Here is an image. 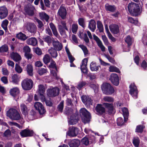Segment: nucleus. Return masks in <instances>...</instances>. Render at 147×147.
<instances>
[{
  "label": "nucleus",
  "mask_w": 147,
  "mask_h": 147,
  "mask_svg": "<svg viewBox=\"0 0 147 147\" xmlns=\"http://www.w3.org/2000/svg\"><path fill=\"white\" fill-rule=\"evenodd\" d=\"M26 42L28 45L32 46L36 45L37 43V39L34 37H32L28 38L26 40Z\"/></svg>",
  "instance_id": "nucleus-25"
},
{
  "label": "nucleus",
  "mask_w": 147,
  "mask_h": 147,
  "mask_svg": "<svg viewBox=\"0 0 147 147\" xmlns=\"http://www.w3.org/2000/svg\"><path fill=\"white\" fill-rule=\"evenodd\" d=\"M82 102L87 107H89L90 105H92L91 98L88 96L82 95L81 97Z\"/></svg>",
  "instance_id": "nucleus-13"
},
{
  "label": "nucleus",
  "mask_w": 147,
  "mask_h": 147,
  "mask_svg": "<svg viewBox=\"0 0 147 147\" xmlns=\"http://www.w3.org/2000/svg\"><path fill=\"white\" fill-rule=\"evenodd\" d=\"M96 25L95 21L93 19H91L89 21L88 28L92 32H94L96 29Z\"/></svg>",
  "instance_id": "nucleus-23"
},
{
  "label": "nucleus",
  "mask_w": 147,
  "mask_h": 147,
  "mask_svg": "<svg viewBox=\"0 0 147 147\" xmlns=\"http://www.w3.org/2000/svg\"><path fill=\"white\" fill-rule=\"evenodd\" d=\"M101 88L103 93L106 95H111L115 92L113 87L108 83L103 84L101 86Z\"/></svg>",
  "instance_id": "nucleus-4"
},
{
  "label": "nucleus",
  "mask_w": 147,
  "mask_h": 147,
  "mask_svg": "<svg viewBox=\"0 0 147 147\" xmlns=\"http://www.w3.org/2000/svg\"><path fill=\"white\" fill-rule=\"evenodd\" d=\"M8 23L7 20H5L2 22L1 24V26L6 32L7 30V26Z\"/></svg>",
  "instance_id": "nucleus-34"
},
{
  "label": "nucleus",
  "mask_w": 147,
  "mask_h": 147,
  "mask_svg": "<svg viewBox=\"0 0 147 147\" xmlns=\"http://www.w3.org/2000/svg\"><path fill=\"white\" fill-rule=\"evenodd\" d=\"M28 30L32 33H35L36 32V27L34 24H33L29 26Z\"/></svg>",
  "instance_id": "nucleus-35"
},
{
  "label": "nucleus",
  "mask_w": 147,
  "mask_h": 147,
  "mask_svg": "<svg viewBox=\"0 0 147 147\" xmlns=\"http://www.w3.org/2000/svg\"><path fill=\"white\" fill-rule=\"evenodd\" d=\"M34 107L38 110L40 115H43L46 112V110L42 103L40 102H36L34 105Z\"/></svg>",
  "instance_id": "nucleus-14"
},
{
  "label": "nucleus",
  "mask_w": 147,
  "mask_h": 147,
  "mask_svg": "<svg viewBox=\"0 0 147 147\" xmlns=\"http://www.w3.org/2000/svg\"><path fill=\"white\" fill-rule=\"evenodd\" d=\"M7 116L13 120L18 119V113L17 111L13 108L10 109L7 111Z\"/></svg>",
  "instance_id": "nucleus-7"
},
{
  "label": "nucleus",
  "mask_w": 147,
  "mask_h": 147,
  "mask_svg": "<svg viewBox=\"0 0 147 147\" xmlns=\"http://www.w3.org/2000/svg\"><path fill=\"white\" fill-rule=\"evenodd\" d=\"M124 122H125L124 121H123V118L121 117H119L117 119V124L118 126H122Z\"/></svg>",
  "instance_id": "nucleus-47"
},
{
  "label": "nucleus",
  "mask_w": 147,
  "mask_h": 147,
  "mask_svg": "<svg viewBox=\"0 0 147 147\" xmlns=\"http://www.w3.org/2000/svg\"><path fill=\"white\" fill-rule=\"evenodd\" d=\"M105 7V9L107 12H114L116 9V7L115 5H110L109 3L106 4Z\"/></svg>",
  "instance_id": "nucleus-22"
},
{
  "label": "nucleus",
  "mask_w": 147,
  "mask_h": 147,
  "mask_svg": "<svg viewBox=\"0 0 147 147\" xmlns=\"http://www.w3.org/2000/svg\"><path fill=\"white\" fill-rule=\"evenodd\" d=\"M12 82L15 84H17L18 83V76L17 74H14L12 76Z\"/></svg>",
  "instance_id": "nucleus-53"
},
{
  "label": "nucleus",
  "mask_w": 147,
  "mask_h": 147,
  "mask_svg": "<svg viewBox=\"0 0 147 147\" xmlns=\"http://www.w3.org/2000/svg\"><path fill=\"white\" fill-rule=\"evenodd\" d=\"M67 12L65 7L63 4L61 5L58 9L57 15L61 17L62 19L66 18Z\"/></svg>",
  "instance_id": "nucleus-9"
},
{
  "label": "nucleus",
  "mask_w": 147,
  "mask_h": 147,
  "mask_svg": "<svg viewBox=\"0 0 147 147\" xmlns=\"http://www.w3.org/2000/svg\"><path fill=\"white\" fill-rule=\"evenodd\" d=\"M49 67L50 68L55 69L56 71H58L57 68L56 66V63L53 60L52 61L50 64L49 65Z\"/></svg>",
  "instance_id": "nucleus-49"
},
{
  "label": "nucleus",
  "mask_w": 147,
  "mask_h": 147,
  "mask_svg": "<svg viewBox=\"0 0 147 147\" xmlns=\"http://www.w3.org/2000/svg\"><path fill=\"white\" fill-rule=\"evenodd\" d=\"M8 11L5 6L0 7V18L3 19L5 18L8 15Z\"/></svg>",
  "instance_id": "nucleus-20"
},
{
  "label": "nucleus",
  "mask_w": 147,
  "mask_h": 147,
  "mask_svg": "<svg viewBox=\"0 0 147 147\" xmlns=\"http://www.w3.org/2000/svg\"><path fill=\"white\" fill-rule=\"evenodd\" d=\"M90 68L91 70L93 71H97L99 69L98 67L96 66V63L92 62L90 64Z\"/></svg>",
  "instance_id": "nucleus-31"
},
{
  "label": "nucleus",
  "mask_w": 147,
  "mask_h": 147,
  "mask_svg": "<svg viewBox=\"0 0 147 147\" xmlns=\"http://www.w3.org/2000/svg\"><path fill=\"white\" fill-rule=\"evenodd\" d=\"M30 49L28 46H26L23 48V51L25 53H30Z\"/></svg>",
  "instance_id": "nucleus-57"
},
{
  "label": "nucleus",
  "mask_w": 147,
  "mask_h": 147,
  "mask_svg": "<svg viewBox=\"0 0 147 147\" xmlns=\"http://www.w3.org/2000/svg\"><path fill=\"white\" fill-rule=\"evenodd\" d=\"M86 84V83L85 82L82 81L79 83L78 85V88L80 89L83 87L85 86Z\"/></svg>",
  "instance_id": "nucleus-60"
},
{
  "label": "nucleus",
  "mask_w": 147,
  "mask_h": 147,
  "mask_svg": "<svg viewBox=\"0 0 147 147\" xmlns=\"http://www.w3.org/2000/svg\"><path fill=\"white\" fill-rule=\"evenodd\" d=\"M11 131L9 129L6 130L4 133V136L5 137H8L10 136Z\"/></svg>",
  "instance_id": "nucleus-64"
},
{
  "label": "nucleus",
  "mask_w": 147,
  "mask_h": 147,
  "mask_svg": "<svg viewBox=\"0 0 147 147\" xmlns=\"http://www.w3.org/2000/svg\"><path fill=\"white\" fill-rule=\"evenodd\" d=\"M73 113V110L71 108L66 107L64 111V113L67 116L71 115L70 119L68 121V123L70 125L76 124L79 120V115L78 112L76 111L75 113Z\"/></svg>",
  "instance_id": "nucleus-1"
},
{
  "label": "nucleus",
  "mask_w": 147,
  "mask_h": 147,
  "mask_svg": "<svg viewBox=\"0 0 147 147\" xmlns=\"http://www.w3.org/2000/svg\"><path fill=\"white\" fill-rule=\"evenodd\" d=\"M102 39L104 44L106 45H107L109 44V42L108 39L105 35H103L102 36Z\"/></svg>",
  "instance_id": "nucleus-59"
},
{
  "label": "nucleus",
  "mask_w": 147,
  "mask_h": 147,
  "mask_svg": "<svg viewBox=\"0 0 147 147\" xmlns=\"http://www.w3.org/2000/svg\"><path fill=\"white\" fill-rule=\"evenodd\" d=\"M63 101H62L60 104L58 105L57 107L58 111L62 113L63 108Z\"/></svg>",
  "instance_id": "nucleus-48"
},
{
  "label": "nucleus",
  "mask_w": 147,
  "mask_h": 147,
  "mask_svg": "<svg viewBox=\"0 0 147 147\" xmlns=\"http://www.w3.org/2000/svg\"><path fill=\"white\" fill-rule=\"evenodd\" d=\"M68 144L70 147H78L80 142L78 139H73L68 142Z\"/></svg>",
  "instance_id": "nucleus-21"
},
{
  "label": "nucleus",
  "mask_w": 147,
  "mask_h": 147,
  "mask_svg": "<svg viewBox=\"0 0 147 147\" xmlns=\"http://www.w3.org/2000/svg\"><path fill=\"white\" fill-rule=\"evenodd\" d=\"M97 27L100 32H103L104 31L103 25L100 21H98L97 22Z\"/></svg>",
  "instance_id": "nucleus-36"
},
{
  "label": "nucleus",
  "mask_w": 147,
  "mask_h": 147,
  "mask_svg": "<svg viewBox=\"0 0 147 147\" xmlns=\"http://www.w3.org/2000/svg\"><path fill=\"white\" fill-rule=\"evenodd\" d=\"M44 41L48 44L51 43V39L50 36H46L44 38Z\"/></svg>",
  "instance_id": "nucleus-56"
},
{
  "label": "nucleus",
  "mask_w": 147,
  "mask_h": 147,
  "mask_svg": "<svg viewBox=\"0 0 147 147\" xmlns=\"http://www.w3.org/2000/svg\"><path fill=\"white\" fill-rule=\"evenodd\" d=\"M105 108L107 111L108 114L110 115L114 114L115 112L114 109L113 104L112 103L104 102L102 104Z\"/></svg>",
  "instance_id": "nucleus-10"
},
{
  "label": "nucleus",
  "mask_w": 147,
  "mask_h": 147,
  "mask_svg": "<svg viewBox=\"0 0 147 147\" xmlns=\"http://www.w3.org/2000/svg\"><path fill=\"white\" fill-rule=\"evenodd\" d=\"M47 71V69L40 68L38 69V73L40 75L42 76L46 73Z\"/></svg>",
  "instance_id": "nucleus-45"
},
{
  "label": "nucleus",
  "mask_w": 147,
  "mask_h": 147,
  "mask_svg": "<svg viewBox=\"0 0 147 147\" xmlns=\"http://www.w3.org/2000/svg\"><path fill=\"white\" fill-rule=\"evenodd\" d=\"M125 42L127 44L128 48L129 47V46H131L132 45V39L130 36L128 35L126 38Z\"/></svg>",
  "instance_id": "nucleus-44"
},
{
  "label": "nucleus",
  "mask_w": 147,
  "mask_h": 147,
  "mask_svg": "<svg viewBox=\"0 0 147 147\" xmlns=\"http://www.w3.org/2000/svg\"><path fill=\"white\" fill-rule=\"evenodd\" d=\"M41 101L42 102H45L47 106H49V107L52 106L53 105V103L50 100H46L45 98V99L44 100L41 99Z\"/></svg>",
  "instance_id": "nucleus-55"
},
{
  "label": "nucleus",
  "mask_w": 147,
  "mask_h": 147,
  "mask_svg": "<svg viewBox=\"0 0 147 147\" xmlns=\"http://www.w3.org/2000/svg\"><path fill=\"white\" fill-rule=\"evenodd\" d=\"M88 61V59L87 58H84L82 61L81 67H82V66L83 65H84V67L87 66Z\"/></svg>",
  "instance_id": "nucleus-58"
},
{
  "label": "nucleus",
  "mask_w": 147,
  "mask_h": 147,
  "mask_svg": "<svg viewBox=\"0 0 147 147\" xmlns=\"http://www.w3.org/2000/svg\"><path fill=\"white\" fill-rule=\"evenodd\" d=\"M80 114L82 121L84 124L89 123L91 119L90 113L85 108H81L80 111Z\"/></svg>",
  "instance_id": "nucleus-2"
},
{
  "label": "nucleus",
  "mask_w": 147,
  "mask_h": 147,
  "mask_svg": "<svg viewBox=\"0 0 147 147\" xmlns=\"http://www.w3.org/2000/svg\"><path fill=\"white\" fill-rule=\"evenodd\" d=\"M38 95L39 96L41 99L45 100V96L44 94L45 92V89L43 85H40L38 86Z\"/></svg>",
  "instance_id": "nucleus-17"
},
{
  "label": "nucleus",
  "mask_w": 147,
  "mask_h": 147,
  "mask_svg": "<svg viewBox=\"0 0 147 147\" xmlns=\"http://www.w3.org/2000/svg\"><path fill=\"white\" fill-rule=\"evenodd\" d=\"M140 143V140L139 138L137 137L133 138V143L136 147H138Z\"/></svg>",
  "instance_id": "nucleus-40"
},
{
  "label": "nucleus",
  "mask_w": 147,
  "mask_h": 147,
  "mask_svg": "<svg viewBox=\"0 0 147 147\" xmlns=\"http://www.w3.org/2000/svg\"><path fill=\"white\" fill-rule=\"evenodd\" d=\"M8 50V47L6 44L0 47V53L6 52Z\"/></svg>",
  "instance_id": "nucleus-42"
},
{
  "label": "nucleus",
  "mask_w": 147,
  "mask_h": 147,
  "mask_svg": "<svg viewBox=\"0 0 147 147\" xmlns=\"http://www.w3.org/2000/svg\"><path fill=\"white\" fill-rule=\"evenodd\" d=\"M109 71L111 72H115L118 73H120L119 69L114 66H110L109 67Z\"/></svg>",
  "instance_id": "nucleus-38"
},
{
  "label": "nucleus",
  "mask_w": 147,
  "mask_h": 147,
  "mask_svg": "<svg viewBox=\"0 0 147 147\" xmlns=\"http://www.w3.org/2000/svg\"><path fill=\"white\" fill-rule=\"evenodd\" d=\"M9 92L11 95L14 97L18 96V89L17 87L11 89Z\"/></svg>",
  "instance_id": "nucleus-28"
},
{
  "label": "nucleus",
  "mask_w": 147,
  "mask_h": 147,
  "mask_svg": "<svg viewBox=\"0 0 147 147\" xmlns=\"http://www.w3.org/2000/svg\"><path fill=\"white\" fill-rule=\"evenodd\" d=\"M78 21L79 25L84 29L86 27L84 19L83 18H80Z\"/></svg>",
  "instance_id": "nucleus-37"
},
{
  "label": "nucleus",
  "mask_w": 147,
  "mask_h": 147,
  "mask_svg": "<svg viewBox=\"0 0 147 147\" xmlns=\"http://www.w3.org/2000/svg\"><path fill=\"white\" fill-rule=\"evenodd\" d=\"M81 70L82 72L84 74H88V69L87 67V66L81 67Z\"/></svg>",
  "instance_id": "nucleus-61"
},
{
  "label": "nucleus",
  "mask_w": 147,
  "mask_h": 147,
  "mask_svg": "<svg viewBox=\"0 0 147 147\" xmlns=\"http://www.w3.org/2000/svg\"><path fill=\"white\" fill-rule=\"evenodd\" d=\"M78 29V25L76 24H73L72 26L71 30L73 33L76 34Z\"/></svg>",
  "instance_id": "nucleus-50"
},
{
  "label": "nucleus",
  "mask_w": 147,
  "mask_h": 147,
  "mask_svg": "<svg viewBox=\"0 0 147 147\" xmlns=\"http://www.w3.org/2000/svg\"><path fill=\"white\" fill-rule=\"evenodd\" d=\"M122 111L123 113L124 121L125 122H126L128 119L129 114L128 109L127 108L124 107L122 109Z\"/></svg>",
  "instance_id": "nucleus-27"
},
{
  "label": "nucleus",
  "mask_w": 147,
  "mask_h": 147,
  "mask_svg": "<svg viewBox=\"0 0 147 147\" xmlns=\"http://www.w3.org/2000/svg\"><path fill=\"white\" fill-rule=\"evenodd\" d=\"M79 129L78 128L74 126L70 127L67 134L70 137L76 136L78 134Z\"/></svg>",
  "instance_id": "nucleus-8"
},
{
  "label": "nucleus",
  "mask_w": 147,
  "mask_h": 147,
  "mask_svg": "<svg viewBox=\"0 0 147 147\" xmlns=\"http://www.w3.org/2000/svg\"><path fill=\"white\" fill-rule=\"evenodd\" d=\"M10 57L15 61H18V54L17 53L12 52L10 55Z\"/></svg>",
  "instance_id": "nucleus-33"
},
{
  "label": "nucleus",
  "mask_w": 147,
  "mask_h": 147,
  "mask_svg": "<svg viewBox=\"0 0 147 147\" xmlns=\"http://www.w3.org/2000/svg\"><path fill=\"white\" fill-rule=\"evenodd\" d=\"M34 7L30 3L27 4L24 7L26 13L29 16H33L34 15Z\"/></svg>",
  "instance_id": "nucleus-16"
},
{
  "label": "nucleus",
  "mask_w": 147,
  "mask_h": 147,
  "mask_svg": "<svg viewBox=\"0 0 147 147\" xmlns=\"http://www.w3.org/2000/svg\"><path fill=\"white\" fill-rule=\"evenodd\" d=\"M128 21L129 22L135 24H137L138 21L137 20H134L132 17H129L128 18Z\"/></svg>",
  "instance_id": "nucleus-54"
},
{
  "label": "nucleus",
  "mask_w": 147,
  "mask_h": 147,
  "mask_svg": "<svg viewBox=\"0 0 147 147\" xmlns=\"http://www.w3.org/2000/svg\"><path fill=\"white\" fill-rule=\"evenodd\" d=\"M78 46L80 47L83 51L84 55L86 56V55L88 54V50L86 47L83 45H80Z\"/></svg>",
  "instance_id": "nucleus-41"
},
{
  "label": "nucleus",
  "mask_w": 147,
  "mask_h": 147,
  "mask_svg": "<svg viewBox=\"0 0 147 147\" xmlns=\"http://www.w3.org/2000/svg\"><path fill=\"white\" fill-rule=\"evenodd\" d=\"M51 59L49 55L48 54H47L44 56L43 61L44 63L47 64L50 62Z\"/></svg>",
  "instance_id": "nucleus-39"
},
{
  "label": "nucleus",
  "mask_w": 147,
  "mask_h": 147,
  "mask_svg": "<svg viewBox=\"0 0 147 147\" xmlns=\"http://www.w3.org/2000/svg\"><path fill=\"white\" fill-rule=\"evenodd\" d=\"M20 134L22 138L31 137L35 134L33 130L27 128L22 130Z\"/></svg>",
  "instance_id": "nucleus-11"
},
{
  "label": "nucleus",
  "mask_w": 147,
  "mask_h": 147,
  "mask_svg": "<svg viewBox=\"0 0 147 147\" xmlns=\"http://www.w3.org/2000/svg\"><path fill=\"white\" fill-rule=\"evenodd\" d=\"M48 52L52 57L53 58H56L58 55L57 50H55L54 48L51 47V49H49L48 50Z\"/></svg>",
  "instance_id": "nucleus-26"
},
{
  "label": "nucleus",
  "mask_w": 147,
  "mask_h": 147,
  "mask_svg": "<svg viewBox=\"0 0 147 147\" xmlns=\"http://www.w3.org/2000/svg\"><path fill=\"white\" fill-rule=\"evenodd\" d=\"M102 105L101 104H98L95 108L97 114L99 115H103L105 112V109Z\"/></svg>",
  "instance_id": "nucleus-18"
},
{
  "label": "nucleus",
  "mask_w": 147,
  "mask_h": 147,
  "mask_svg": "<svg viewBox=\"0 0 147 147\" xmlns=\"http://www.w3.org/2000/svg\"><path fill=\"white\" fill-rule=\"evenodd\" d=\"M60 90L59 88L55 87L51 88L47 90V94L50 97H53L58 96L59 94Z\"/></svg>",
  "instance_id": "nucleus-6"
},
{
  "label": "nucleus",
  "mask_w": 147,
  "mask_h": 147,
  "mask_svg": "<svg viewBox=\"0 0 147 147\" xmlns=\"http://www.w3.org/2000/svg\"><path fill=\"white\" fill-rule=\"evenodd\" d=\"M109 28L111 32L113 34H117L119 32V26L116 24H111L109 26Z\"/></svg>",
  "instance_id": "nucleus-19"
},
{
  "label": "nucleus",
  "mask_w": 147,
  "mask_h": 147,
  "mask_svg": "<svg viewBox=\"0 0 147 147\" xmlns=\"http://www.w3.org/2000/svg\"><path fill=\"white\" fill-rule=\"evenodd\" d=\"M81 141L83 144H84L86 146H87L89 144V139L87 137H84L82 139Z\"/></svg>",
  "instance_id": "nucleus-52"
},
{
  "label": "nucleus",
  "mask_w": 147,
  "mask_h": 147,
  "mask_svg": "<svg viewBox=\"0 0 147 147\" xmlns=\"http://www.w3.org/2000/svg\"><path fill=\"white\" fill-rule=\"evenodd\" d=\"M93 36L94 39L96 42L97 44H98L102 42L100 39L94 34H93Z\"/></svg>",
  "instance_id": "nucleus-63"
},
{
  "label": "nucleus",
  "mask_w": 147,
  "mask_h": 147,
  "mask_svg": "<svg viewBox=\"0 0 147 147\" xmlns=\"http://www.w3.org/2000/svg\"><path fill=\"white\" fill-rule=\"evenodd\" d=\"M49 26L52 30L53 34L56 37H57L58 34L55 25L53 23L51 22L49 24Z\"/></svg>",
  "instance_id": "nucleus-29"
},
{
  "label": "nucleus",
  "mask_w": 147,
  "mask_h": 147,
  "mask_svg": "<svg viewBox=\"0 0 147 147\" xmlns=\"http://www.w3.org/2000/svg\"><path fill=\"white\" fill-rule=\"evenodd\" d=\"M20 109L23 114L26 115L28 114V111L26 106L24 104L20 105Z\"/></svg>",
  "instance_id": "nucleus-30"
},
{
  "label": "nucleus",
  "mask_w": 147,
  "mask_h": 147,
  "mask_svg": "<svg viewBox=\"0 0 147 147\" xmlns=\"http://www.w3.org/2000/svg\"><path fill=\"white\" fill-rule=\"evenodd\" d=\"M110 80L114 85L118 86L119 85V77L117 74H112L110 76Z\"/></svg>",
  "instance_id": "nucleus-15"
},
{
  "label": "nucleus",
  "mask_w": 147,
  "mask_h": 147,
  "mask_svg": "<svg viewBox=\"0 0 147 147\" xmlns=\"http://www.w3.org/2000/svg\"><path fill=\"white\" fill-rule=\"evenodd\" d=\"M53 45L54 47V48L55 50L57 51H60L61 50L63 47L62 45L58 40L56 41L53 40Z\"/></svg>",
  "instance_id": "nucleus-24"
},
{
  "label": "nucleus",
  "mask_w": 147,
  "mask_h": 147,
  "mask_svg": "<svg viewBox=\"0 0 147 147\" xmlns=\"http://www.w3.org/2000/svg\"><path fill=\"white\" fill-rule=\"evenodd\" d=\"M127 7L128 11L132 16H136L139 14L140 9L138 4L134 2L129 3Z\"/></svg>",
  "instance_id": "nucleus-3"
},
{
  "label": "nucleus",
  "mask_w": 147,
  "mask_h": 147,
  "mask_svg": "<svg viewBox=\"0 0 147 147\" xmlns=\"http://www.w3.org/2000/svg\"><path fill=\"white\" fill-rule=\"evenodd\" d=\"M26 69L28 75L30 76H32L33 75L32 73L33 71L32 66L31 65H28L27 66Z\"/></svg>",
  "instance_id": "nucleus-32"
},
{
  "label": "nucleus",
  "mask_w": 147,
  "mask_h": 147,
  "mask_svg": "<svg viewBox=\"0 0 147 147\" xmlns=\"http://www.w3.org/2000/svg\"><path fill=\"white\" fill-rule=\"evenodd\" d=\"M130 90L129 91V94L134 98H137V95L138 92L136 86L134 83L131 84L129 86Z\"/></svg>",
  "instance_id": "nucleus-12"
},
{
  "label": "nucleus",
  "mask_w": 147,
  "mask_h": 147,
  "mask_svg": "<svg viewBox=\"0 0 147 147\" xmlns=\"http://www.w3.org/2000/svg\"><path fill=\"white\" fill-rule=\"evenodd\" d=\"M34 83L32 79L26 78L22 82L21 85L22 88L25 90H29L33 87Z\"/></svg>",
  "instance_id": "nucleus-5"
},
{
  "label": "nucleus",
  "mask_w": 147,
  "mask_h": 147,
  "mask_svg": "<svg viewBox=\"0 0 147 147\" xmlns=\"http://www.w3.org/2000/svg\"><path fill=\"white\" fill-rule=\"evenodd\" d=\"M66 105L67 106H72L73 104L72 103V100L71 99L67 98L66 100Z\"/></svg>",
  "instance_id": "nucleus-62"
},
{
  "label": "nucleus",
  "mask_w": 147,
  "mask_h": 147,
  "mask_svg": "<svg viewBox=\"0 0 147 147\" xmlns=\"http://www.w3.org/2000/svg\"><path fill=\"white\" fill-rule=\"evenodd\" d=\"M144 127L142 125H138L137 126L136 129V131L138 133H142L143 131Z\"/></svg>",
  "instance_id": "nucleus-46"
},
{
  "label": "nucleus",
  "mask_w": 147,
  "mask_h": 147,
  "mask_svg": "<svg viewBox=\"0 0 147 147\" xmlns=\"http://www.w3.org/2000/svg\"><path fill=\"white\" fill-rule=\"evenodd\" d=\"M19 39L22 41H24L26 40L28 38V36H26V35L22 33L21 32H19Z\"/></svg>",
  "instance_id": "nucleus-43"
},
{
  "label": "nucleus",
  "mask_w": 147,
  "mask_h": 147,
  "mask_svg": "<svg viewBox=\"0 0 147 147\" xmlns=\"http://www.w3.org/2000/svg\"><path fill=\"white\" fill-rule=\"evenodd\" d=\"M103 99L104 101L105 102H113L114 101L113 98L112 97L109 96H105L103 98Z\"/></svg>",
  "instance_id": "nucleus-51"
}]
</instances>
